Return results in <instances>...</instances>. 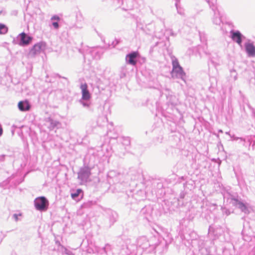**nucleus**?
I'll list each match as a JSON object with an SVG mask.
<instances>
[{
  "mask_svg": "<svg viewBox=\"0 0 255 255\" xmlns=\"http://www.w3.org/2000/svg\"><path fill=\"white\" fill-rule=\"evenodd\" d=\"M136 244L127 240L125 246H123L120 252V255H141L143 251L151 253L157 246V240L155 237L147 238L146 236L139 237Z\"/></svg>",
  "mask_w": 255,
  "mask_h": 255,
  "instance_id": "nucleus-1",
  "label": "nucleus"
},
{
  "mask_svg": "<svg viewBox=\"0 0 255 255\" xmlns=\"http://www.w3.org/2000/svg\"><path fill=\"white\" fill-rule=\"evenodd\" d=\"M172 76L173 77L180 79L185 81V73L182 68L180 66L177 59L172 60Z\"/></svg>",
  "mask_w": 255,
  "mask_h": 255,
  "instance_id": "nucleus-2",
  "label": "nucleus"
},
{
  "mask_svg": "<svg viewBox=\"0 0 255 255\" xmlns=\"http://www.w3.org/2000/svg\"><path fill=\"white\" fill-rule=\"evenodd\" d=\"M34 206L37 210L45 211L48 209L49 202L48 200L43 196L36 198L34 201Z\"/></svg>",
  "mask_w": 255,
  "mask_h": 255,
  "instance_id": "nucleus-3",
  "label": "nucleus"
},
{
  "mask_svg": "<svg viewBox=\"0 0 255 255\" xmlns=\"http://www.w3.org/2000/svg\"><path fill=\"white\" fill-rule=\"evenodd\" d=\"M16 38L17 40L19 41V42H16L15 40L14 39L12 43L14 44H18L19 45L21 46L28 45L30 43L33 39L32 37L28 35L24 32L19 34Z\"/></svg>",
  "mask_w": 255,
  "mask_h": 255,
  "instance_id": "nucleus-4",
  "label": "nucleus"
},
{
  "mask_svg": "<svg viewBox=\"0 0 255 255\" xmlns=\"http://www.w3.org/2000/svg\"><path fill=\"white\" fill-rule=\"evenodd\" d=\"M91 170L87 166L81 167L78 173V178L82 182H87L91 175Z\"/></svg>",
  "mask_w": 255,
  "mask_h": 255,
  "instance_id": "nucleus-5",
  "label": "nucleus"
},
{
  "mask_svg": "<svg viewBox=\"0 0 255 255\" xmlns=\"http://www.w3.org/2000/svg\"><path fill=\"white\" fill-rule=\"evenodd\" d=\"M209 6L214 12V15L212 18L213 23L216 25H220L222 22L221 19L222 16L217 6L214 3H212V4L209 3Z\"/></svg>",
  "mask_w": 255,
  "mask_h": 255,
  "instance_id": "nucleus-6",
  "label": "nucleus"
},
{
  "mask_svg": "<svg viewBox=\"0 0 255 255\" xmlns=\"http://www.w3.org/2000/svg\"><path fill=\"white\" fill-rule=\"evenodd\" d=\"M230 36L234 42H236L240 47H242V41L246 37L239 30H232L230 31Z\"/></svg>",
  "mask_w": 255,
  "mask_h": 255,
  "instance_id": "nucleus-7",
  "label": "nucleus"
},
{
  "mask_svg": "<svg viewBox=\"0 0 255 255\" xmlns=\"http://www.w3.org/2000/svg\"><path fill=\"white\" fill-rule=\"evenodd\" d=\"M232 204L239 208L245 214H249L250 213V208L247 203H244L241 201L236 199H232Z\"/></svg>",
  "mask_w": 255,
  "mask_h": 255,
  "instance_id": "nucleus-8",
  "label": "nucleus"
},
{
  "mask_svg": "<svg viewBox=\"0 0 255 255\" xmlns=\"http://www.w3.org/2000/svg\"><path fill=\"white\" fill-rule=\"evenodd\" d=\"M245 48L247 54L249 57H255V46L253 42L248 39V41L245 43Z\"/></svg>",
  "mask_w": 255,
  "mask_h": 255,
  "instance_id": "nucleus-9",
  "label": "nucleus"
},
{
  "mask_svg": "<svg viewBox=\"0 0 255 255\" xmlns=\"http://www.w3.org/2000/svg\"><path fill=\"white\" fill-rule=\"evenodd\" d=\"M138 56L137 52H132L127 54L126 56V64H128L132 66L136 65L137 63L136 58Z\"/></svg>",
  "mask_w": 255,
  "mask_h": 255,
  "instance_id": "nucleus-10",
  "label": "nucleus"
},
{
  "mask_svg": "<svg viewBox=\"0 0 255 255\" xmlns=\"http://www.w3.org/2000/svg\"><path fill=\"white\" fill-rule=\"evenodd\" d=\"M80 89L82 91V100H89L91 98L90 94L88 90V86L86 83L81 84Z\"/></svg>",
  "mask_w": 255,
  "mask_h": 255,
  "instance_id": "nucleus-11",
  "label": "nucleus"
},
{
  "mask_svg": "<svg viewBox=\"0 0 255 255\" xmlns=\"http://www.w3.org/2000/svg\"><path fill=\"white\" fill-rule=\"evenodd\" d=\"M42 44L38 43L35 44L29 52L28 56L29 57H34L36 54L39 53L42 50Z\"/></svg>",
  "mask_w": 255,
  "mask_h": 255,
  "instance_id": "nucleus-12",
  "label": "nucleus"
},
{
  "mask_svg": "<svg viewBox=\"0 0 255 255\" xmlns=\"http://www.w3.org/2000/svg\"><path fill=\"white\" fill-rule=\"evenodd\" d=\"M18 107L21 111H27L30 108V105L27 101H23L18 103Z\"/></svg>",
  "mask_w": 255,
  "mask_h": 255,
  "instance_id": "nucleus-13",
  "label": "nucleus"
},
{
  "mask_svg": "<svg viewBox=\"0 0 255 255\" xmlns=\"http://www.w3.org/2000/svg\"><path fill=\"white\" fill-rule=\"evenodd\" d=\"M46 122L49 124V128L50 130L53 129L55 128H58L61 125L59 121L54 120L51 118H47Z\"/></svg>",
  "mask_w": 255,
  "mask_h": 255,
  "instance_id": "nucleus-14",
  "label": "nucleus"
},
{
  "mask_svg": "<svg viewBox=\"0 0 255 255\" xmlns=\"http://www.w3.org/2000/svg\"><path fill=\"white\" fill-rule=\"evenodd\" d=\"M128 68L127 64L122 66L120 70V77L121 78H125L128 73Z\"/></svg>",
  "mask_w": 255,
  "mask_h": 255,
  "instance_id": "nucleus-15",
  "label": "nucleus"
},
{
  "mask_svg": "<svg viewBox=\"0 0 255 255\" xmlns=\"http://www.w3.org/2000/svg\"><path fill=\"white\" fill-rule=\"evenodd\" d=\"M60 19V17L57 15H54L51 17V20L52 21V25L55 29H58L59 28L58 21Z\"/></svg>",
  "mask_w": 255,
  "mask_h": 255,
  "instance_id": "nucleus-16",
  "label": "nucleus"
},
{
  "mask_svg": "<svg viewBox=\"0 0 255 255\" xmlns=\"http://www.w3.org/2000/svg\"><path fill=\"white\" fill-rule=\"evenodd\" d=\"M103 250L104 253L107 255L108 253H109L112 251V246L109 244H107L105 245V246L103 248Z\"/></svg>",
  "mask_w": 255,
  "mask_h": 255,
  "instance_id": "nucleus-17",
  "label": "nucleus"
},
{
  "mask_svg": "<svg viewBox=\"0 0 255 255\" xmlns=\"http://www.w3.org/2000/svg\"><path fill=\"white\" fill-rule=\"evenodd\" d=\"M7 27L4 24L0 23V34H4L7 33Z\"/></svg>",
  "mask_w": 255,
  "mask_h": 255,
  "instance_id": "nucleus-18",
  "label": "nucleus"
},
{
  "mask_svg": "<svg viewBox=\"0 0 255 255\" xmlns=\"http://www.w3.org/2000/svg\"><path fill=\"white\" fill-rule=\"evenodd\" d=\"M118 218V215L116 213H112L110 216V221L112 224H113L116 221Z\"/></svg>",
  "mask_w": 255,
  "mask_h": 255,
  "instance_id": "nucleus-19",
  "label": "nucleus"
},
{
  "mask_svg": "<svg viewBox=\"0 0 255 255\" xmlns=\"http://www.w3.org/2000/svg\"><path fill=\"white\" fill-rule=\"evenodd\" d=\"M175 6L177 9V13L181 15H183L184 14V10L178 5L177 2L175 3Z\"/></svg>",
  "mask_w": 255,
  "mask_h": 255,
  "instance_id": "nucleus-20",
  "label": "nucleus"
},
{
  "mask_svg": "<svg viewBox=\"0 0 255 255\" xmlns=\"http://www.w3.org/2000/svg\"><path fill=\"white\" fill-rule=\"evenodd\" d=\"M80 103L83 105V106L85 108H89L90 106V102L89 100H82L81 99L80 100Z\"/></svg>",
  "mask_w": 255,
  "mask_h": 255,
  "instance_id": "nucleus-21",
  "label": "nucleus"
},
{
  "mask_svg": "<svg viewBox=\"0 0 255 255\" xmlns=\"http://www.w3.org/2000/svg\"><path fill=\"white\" fill-rule=\"evenodd\" d=\"M22 216V214L19 213L18 214H14L12 216V219H13L15 222H17L21 220L20 218Z\"/></svg>",
  "mask_w": 255,
  "mask_h": 255,
  "instance_id": "nucleus-22",
  "label": "nucleus"
},
{
  "mask_svg": "<svg viewBox=\"0 0 255 255\" xmlns=\"http://www.w3.org/2000/svg\"><path fill=\"white\" fill-rule=\"evenodd\" d=\"M81 192L80 189H78L75 192L71 194V197L72 199H76V198L79 196L80 193Z\"/></svg>",
  "mask_w": 255,
  "mask_h": 255,
  "instance_id": "nucleus-23",
  "label": "nucleus"
},
{
  "mask_svg": "<svg viewBox=\"0 0 255 255\" xmlns=\"http://www.w3.org/2000/svg\"><path fill=\"white\" fill-rule=\"evenodd\" d=\"M123 144L126 145H128L130 144V140L129 138L126 137L124 138L123 139Z\"/></svg>",
  "mask_w": 255,
  "mask_h": 255,
  "instance_id": "nucleus-24",
  "label": "nucleus"
},
{
  "mask_svg": "<svg viewBox=\"0 0 255 255\" xmlns=\"http://www.w3.org/2000/svg\"><path fill=\"white\" fill-rule=\"evenodd\" d=\"M231 137L233 138V140H237L238 139H240L241 141H245V139L242 137H238L237 136H235L234 135H231Z\"/></svg>",
  "mask_w": 255,
  "mask_h": 255,
  "instance_id": "nucleus-25",
  "label": "nucleus"
},
{
  "mask_svg": "<svg viewBox=\"0 0 255 255\" xmlns=\"http://www.w3.org/2000/svg\"><path fill=\"white\" fill-rule=\"evenodd\" d=\"M222 212L224 214H225L227 216L230 214V211L226 208H223Z\"/></svg>",
  "mask_w": 255,
  "mask_h": 255,
  "instance_id": "nucleus-26",
  "label": "nucleus"
},
{
  "mask_svg": "<svg viewBox=\"0 0 255 255\" xmlns=\"http://www.w3.org/2000/svg\"><path fill=\"white\" fill-rule=\"evenodd\" d=\"M64 253L67 255H73V254L68 250L64 248Z\"/></svg>",
  "mask_w": 255,
  "mask_h": 255,
  "instance_id": "nucleus-27",
  "label": "nucleus"
},
{
  "mask_svg": "<svg viewBox=\"0 0 255 255\" xmlns=\"http://www.w3.org/2000/svg\"><path fill=\"white\" fill-rule=\"evenodd\" d=\"M119 43V41L117 39H115L114 41L113 42V47H115L116 45H117Z\"/></svg>",
  "mask_w": 255,
  "mask_h": 255,
  "instance_id": "nucleus-28",
  "label": "nucleus"
},
{
  "mask_svg": "<svg viewBox=\"0 0 255 255\" xmlns=\"http://www.w3.org/2000/svg\"><path fill=\"white\" fill-rule=\"evenodd\" d=\"M5 157V155H1L0 156V159L1 160H3L4 159V158Z\"/></svg>",
  "mask_w": 255,
  "mask_h": 255,
  "instance_id": "nucleus-29",
  "label": "nucleus"
},
{
  "mask_svg": "<svg viewBox=\"0 0 255 255\" xmlns=\"http://www.w3.org/2000/svg\"><path fill=\"white\" fill-rule=\"evenodd\" d=\"M2 239L1 237V236H0V244H1V242H2Z\"/></svg>",
  "mask_w": 255,
  "mask_h": 255,
  "instance_id": "nucleus-30",
  "label": "nucleus"
},
{
  "mask_svg": "<svg viewBox=\"0 0 255 255\" xmlns=\"http://www.w3.org/2000/svg\"><path fill=\"white\" fill-rule=\"evenodd\" d=\"M206 0L208 2L209 4L210 3L212 4V3H213V2H210L209 0Z\"/></svg>",
  "mask_w": 255,
  "mask_h": 255,
  "instance_id": "nucleus-31",
  "label": "nucleus"
},
{
  "mask_svg": "<svg viewBox=\"0 0 255 255\" xmlns=\"http://www.w3.org/2000/svg\"><path fill=\"white\" fill-rule=\"evenodd\" d=\"M226 134H228V135H229L230 136H231V135L230 134L229 132H228V131L226 132Z\"/></svg>",
  "mask_w": 255,
  "mask_h": 255,
  "instance_id": "nucleus-32",
  "label": "nucleus"
},
{
  "mask_svg": "<svg viewBox=\"0 0 255 255\" xmlns=\"http://www.w3.org/2000/svg\"><path fill=\"white\" fill-rule=\"evenodd\" d=\"M219 132L222 133L223 132L222 130H221V129L219 130Z\"/></svg>",
  "mask_w": 255,
  "mask_h": 255,
  "instance_id": "nucleus-33",
  "label": "nucleus"
},
{
  "mask_svg": "<svg viewBox=\"0 0 255 255\" xmlns=\"http://www.w3.org/2000/svg\"><path fill=\"white\" fill-rule=\"evenodd\" d=\"M231 73H233V72H234V73H235V70H231Z\"/></svg>",
  "mask_w": 255,
  "mask_h": 255,
  "instance_id": "nucleus-34",
  "label": "nucleus"
},
{
  "mask_svg": "<svg viewBox=\"0 0 255 255\" xmlns=\"http://www.w3.org/2000/svg\"><path fill=\"white\" fill-rule=\"evenodd\" d=\"M117 0V1H118V2L120 1V0Z\"/></svg>",
  "mask_w": 255,
  "mask_h": 255,
  "instance_id": "nucleus-35",
  "label": "nucleus"
}]
</instances>
